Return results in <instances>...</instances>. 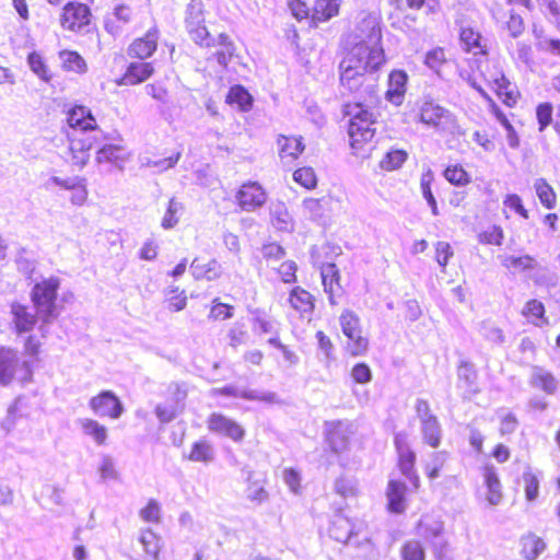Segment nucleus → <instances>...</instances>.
<instances>
[{
  "label": "nucleus",
  "instance_id": "f257e3e1",
  "mask_svg": "<svg viewBox=\"0 0 560 560\" xmlns=\"http://www.w3.org/2000/svg\"><path fill=\"white\" fill-rule=\"evenodd\" d=\"M386 57L381 36L374 43L359 42L347 49L339 63L340 85L349 93L373 92L377 72L385 65Z\"/></svg>",
  "mask_w": 560,
  "mask_h": 560
},
{
  "label": "nucleus",
  "instance_id": "bb28decb",
  "mask_svg": "<svg viewBox=\"0 0 560 560\" xmlns=\"http://www.w3.org/2000/svg\"><path fill=\"white\" fill-rule=\"evenodd\" d=\"M329 536L338 542H347L358 534L355 524L346 515L338 513L332 517L328 528Z\"/></svg>",
  "mask_w": 560,
  "mask_h": 560
},
{
  "label": "nucleus",
  "instance_id": "cd10ccee",
  "mask_svg": "<svg viewBox=\"0 0 560 560\" xmlns=\"http://www.w3.org/2000/svg\"><path fill=\"white\" fill-rule=\"evenodd\" d=\"M408 75L404 70H393L388 77V86L385 92L386 100L400 105L407 91Z\"/></svg>",
  "mask_w": 560,
  "mask_h": 560
},
{
  "label": "nucleus",
  "instance_id": "20e7f679",
  "mask_svg": "<svg viewBox=\"0 0 560 560\" xmlns=\"http://www.w3.org/2000/svg\"><path fill=\"white\" fill-rule=\"evenodd\" d=\"M60 284V279L52 276L37 281L31 289L30 299L42 324H49L59 316Z\"/></svg>",
  "mask_w": 560,
  "mask_h": 560
},
{
  "label": "nucleus",
  "instance_id": "58836bf2",
  "mask_svg": "<svg viewBox=\"0 0 560 560\" xmlns=\"http://www.w3.org/2000/svg\"><path fill=\"white\" fill-rule=\"evenodd\" d=\"M522 316L534 326L541 327L548 324L546 316V307L542 302L537 299L526 301L521 312Z\"/></svg>",
  "mask_w": 560,
  "mask_h": 560
},
{
  "label": "nucleus",
  "instance_id": "4c0bfd02",
  "mask_svg": "<svg viewBox=\"0 0 560 560\" xmlns=\"http://www.w3.org/2000/svg\"><path fill=\"white\" fill-rule=\"evenodd\" d=\"M529 384L548 395L555 394L558 387L555 375L540 366H534Z\"/></svg>",
  "mask_w": 560,
  "mask_h": 560
},
{
  "label": "nucleus",
  "instance_id": "69168bd1",
  "mask_svg": "<svg viewBox=\"0 0 560 560\" xmlns=\"http://www.w3.org/2000/svg\"><path fill=\"white\" fill-rule=\"evenodd\" d=\"M520 421L515 413L512 411L505 412L499 418V434L500 436H508L513 434L518 428Z\"/></svg>",
  "mask_w": 560,
  "mask_h": 560
},
{
  "label": "nucleus",
  "instance_id": "603ef678",
  "mask_svg": "<svg viewBox=\"0 0 560 560\" xmlns=\"http://www.w3.org/2000/svg\"><path fill=\"white\" fill-rule=\"evenodd\" d=\"M219 45L221 48L215 51L214 57L221 66L226 67L234 56L235 46L225 34L219 36Z\"/></svg>",
  "mask_w": 560,
  "mask_h": 560
},
{
  "label": "nucleus",
  "instance_id": "a18cd8bd",
  "mask_svg": "<svg viewBox=\"0 0 560 560\" xmlns=\"http://www.w3.org/2000/svg\"><path fill=\"white\" fill-rule=\"evenodd\" d=\"M114 19H108L105 23L107 32L114 34L118 31V23H129L135 16V10L129 4H118L114 10Z\"/></svg>",
  "mask_w": 560,
  "mask_h": 560
},
{
  "label": "nucleus",
  "instance_id": "7c9ffc66",
  "mask_svg": "<svg viewBox=\"0 0 560 560\" xmlns=\"http://www.w3.org/2000/svg\"><path fill=\"white\" fill-rule=\"evenodd\" d=\"M191 275L196 280H214L221 275L220 265L215 259L205 260L196 257L190 264Z\"/></svg>",
  "mask_w": 560,
  "mask_h": 560
},
{
  "label": "nucleus",
  "instance_id": "f8f14e48",
  "mask_svg": "<svg viewBox=\"0 0 560 560\" xmlns=\"http://www.w3.org/2000/svg\"><path fill=\"white\" fill-rule=\"evenodd\" d=\"M155 73L154 63L145 60L129 62L119 78L115 80L118 86H137L147 82Z\"/></svg>",
  "mask_w": 560,
  "mask_h": 560
},
{
  "label": "nucleus",
  "instance_id": "1a4fd4ad",
  "mask_svg": "<svg viewBox=\"0 0 560 560\" xmlns=\"http://www.w3.org/2000/svg\"><path fill=\"white\" fill-rule=\"evenodd\" d=\"M483 82L495 93L501 102L510 108L517 105L521 98V92L512 85L506 77L495 67H486L481 72Z\"/></svg>",
  "mask_w": 560,
  "mask_h": 560
},
{
  "label": "nucleus",
  "instance_id": "ddd939ff",
  "mask_svg": "<svg viewBox=\"0 0 560 560\" xmlns=\"http://www.w3.org/2000/svg\"><path fill=\"white\" fill-rule=\"evenodd\" d=\"M159 39L160 30L154 25L128 45L127 55L131 59L147 61L158 50Z\"/></svg>",
  "mask_w": 560,
  "mask_h": 560
},
{
  "label": "nucleus",
  "instance_id": "3c124183",
  "mask_svg": "<svg viewBox=\"0 0 560 560\" xmlns=\"http://www.w3.org/2000/svg\"><path fill=\"white\" fill-rule=\"evenodd\" d=\"M82 430L84 434L91 436L96 444L104 445L107 440V429L105 425L98 423L93 419H85L82 421Z\"/></svg>",
  "mask_w": 560,
  "mask_h": 560
},
{
  "label": "nucleus",
  "instance_id": "f704fd0d",
  "mask_svg": "<svg viewBox=\"0 0 560 560\" xmlns=\"http://www.w3.org/2000/svg\"><path fill=\"white\" fill-rule=\"evenodd\" d=\"M479 92L483 96V98L488 102L489 109L491 114L501 122V125L504 127V129L508 132L509 143L512 148H515L518 145V136L516 133L515 128L510 122L508 116L503 113V110L500 108V106L481 89H479Z\"/></svg>",
  "mask_w": 560,
  "mask_h": 560
},
{
  "label": "nucleus",
  "instance_id": "2eb2a0df",
  "mask_svg": "<svg viewBox=\"0 0 560 560\" xmlns=\"http://www.w3.org/2000/svg\"><path fill=\"white\" fill-rule=\"evenodd\" d=\"M94 141L90 136H72L65 160L71 166L83 167L90 160Z\"/></svg>",
  "mask_w": 560,
  "mask_h": 560
},
{
  "label": "nucleus",
  "instance_id": "de8ad7c7",
  "mask_svg": "<svg viewBox=\"0 0 560 560\" xmlns=\"http://www.w3.org/2000/svg\"><path fill=\"white\" fill-rule=\"evenodd\" d=\"M235 307L230 303L222 302L219 298L211 301L208 319L210 322H225L234 317Z\"/></svg>",
  "mask_w": 560,
  "mask_h": 560
},
{
  "label": "nucleus",
  "instance_id": "49530a36",
  "mask_svg": "<svg viewBox=\"0 0 560 560\" xmlns=\"http://www.w3.org/2000/svg\"><path fill=\"white\" fill-rule=\"evenodd\" d=\"M417 530L421 538L427 541H433L443 534V525L440 521L422 517L417 523Z\"/></svg>",
  "mask_w": 560,
  "mask_h": 560
},
{
  "label": "nucleus",
  "instance_id": "09e8293b",
  "mask_svg": "<svg viewBox=\"0 0 560 560\" xmlns=\"http://www.w3.org/2000/svg\"><path fill=\"white\" fill-rule=\"evenodd\" d=\"M397 3L402 2L404 9L411 12L423 11L424 14H436L441 10L440 0H395Z\"/></svg>",
  "mask_w": 560,
  "mask_h": 560
},
{
  "label": "nucleus",
  "instance_id": "dca6fc26",
  "mask_svg": "<svg viewBox=\"0 0 560 560\" xmlns=\"http://www.w3.org/2000/svg\"><path fill=\"white\" fill-rule=\"evenodd\" d=\"M66 121L73 130L86 132L98 129L96 117L91 108L81 104H74L66 112Z\"/></svg>",
  "mask_w": 560,
  "mask_h": 560
},
{
  "label": "nucleus",
  "instance_id": "393cba45",
  "mask_svg": "<svg viewBox=\"0 0 560 560\" xmlns=\"http://www.w3.org/2000/svg\"><path fill=\"white\" fill-rule=\"evenodd\" d=\"M459 42L466 52L481 56H486L488 54L487 42L476 27H462L459 31Z\"/></svg>",
  "mask_w": 560,
  "mask_h": 560
},
{
  "label": "nucleus",
  "instance_id": "423d86ee",
  "mask_svg": "<svg viewBox=\"0 0 560 560\" xmlns=\"http://www.w3.org/2000/svg\"><path fill=\"white\" fill-rule=\"evenodd\" d=\"M394 446L397 454L396 466L399 472L405 476L413 491L421 487V479L417 469V454L411 448L408 436L404 432L396 433Z\"/></svg>",
  "mask_w": 560,
  "mask_h": 560
},
{
  "label": "nucleus",
  "instance_id": "4468645a",
  "mask_svg": "<svg viewBox=\"0 0 560 560\" xmlns=\"http://www.w3.org/2000/svg\"><path fill=\"white\" fill-rule=\"evenodd\" d=\"M207 428L210 432L231 439L240 443L245 438V429L235 420L220 412H212L207 418Z\"/></svg>",
  "mask_w": 560,
  "mask_h": 560
},
{
  "label": "nucleus",
  "instance_id": "e433bc0d",
  "mask_svg": "<svg viewBox=\"0 0 560 560\" xmlns=\"http://www.w3.org/2000/svg\"><path fill=\"white\" fill-rule=\"evenodd\" d=\"M421 432L423 443L432 448H438L442 443V430L435 416L421 419Z\"/></svg>",
  "mask_w": 560,
  "mask_h": 560
},
{
  "label": "nucleus",
  "instance_id": "6e6d98bb",
  "mask_svg": "<svg viewBox=\"0 0 560 560\" xmlns=\"http://www.w3.org/2000/svg\"><path fill=\"white\" fill-rule=\"evenodd\" d=\"M523 489L527 501H534L539 493V480L535 472L526 470L522 475Z\"/></svg>",
  "mask_w": 560,
  "mask_h": 560
},
{
  "label": "nucleus",
  "instance_id": "a19ab883",
  "mask_svg": "<svg viewBox=\"0 0 560 560\" xmlns=\"http://www.w3.org/2000/svg\"><path fill=\"white\" fill-rule=\"evenodd\" d=\"M190 462L208 464L214 459V450L212 444L206 440L200 439L191 444L190 452L187 455Z\"/></svg>",
  "mask_w": 560,
  "mask_h": 560
},
{
  "label": "nucleus",
  "instance_id": "13d9d810",
  "mask_svg": "<svg viewBox=\"0 0 560 560\" xmlns=\"http://www.w3.org/2000/svg\"><path fill=\"white\" fill-rule=\"evenodd\" d=\"M542 14L560 31V0H538Z\"/></svg>",
  "mask_w": 560,
  "mask_h": 560
},
{
  "label": "nucleus",
  "instance_id": "0eeeda50",
  "mask_svg": "<svg viewBox=\"0 0 560 560\" xmlns=\"http://www.w3.org/2000/svg\"><path fill=\"white\" fill-rule=\"evenodd\" d=\"M481 483L476 488V497L487 506H497L504 499V487L498 469L492 464L480 468Z\"/></svg>",
  "mask_w": 560,
  "mask_h": 560
},
{
  "label": "nucleus",
  "instance_id": "9d476101",
  "mask_svg": "<svg viewBox=\"0 0 560 560\" xmlns=\"http://www.w3.org/2000/svg\"><path fill=\"white\" fill-rule=\"evenodd\" d=\"M418 119L427 127L440 131L446 130L447 128H455L457 124L456 117L448 109L433 101H425L421 104Z\"/></svg>",
  "mask_w": 560,
  "mask_h": 560
},
{
  "label": "nucleus",
  "instance_id": "4be33fe9",
  "mask_svg": "<svg viewBox=\"0 0 560 560\" xmlns=\"http://www.w3.org/2000/svg\"><path fill=\"white\" fill-rule=\"evenodd\" d=\"M501 266L509 272L530 275L539 269V262L535 256L524 255H503L500 257Z\"/></svg>",
  "mask_w": 560,
  "mask_h": 560
},
{
  "label": "nucleus",
  "instance_id": "a211bd4d",
  "mask_svg": "<svg viewBox=\"0 0 560 560\" xmlns=\"http://www.w3.org/2000/svg\"><path fill=\"white\" fill-rule=\"evenodd\" d=\"M91 409L101 417L117 419L124 407L118 397L110 390H103L90 400Z\"/></svg>",
  "mask_w": 560,
  "mask_h": 560
},
{
  "label": "nucleus",
  "instance_id": "864d4df0",
  "mask_svg": "<svg viewBox=\"0 0 560 560\" xmlns=\"http://www.w3.org/2000/svg\"><path fill=\"white\" fill-rule=\"evenodd\" d=\"M400 557L402 560H424L425 551L420 541L409 539L401 545Z\"/></svg>",
  "mask_w": 560,
  "mask_h": 560
},
{
  "label": "nucleus",
  "instance_id": "473e14b6",
  "mask_svg": "<svg viewBox=\"0 0 560 560\" xmlns=\"http://www.w3.org/2000/svg\"><path fill=\"white\" fill-rule=\"evenodd\" d=\"M545 549L546 542L535 533H527L520 539V552L526 560L537 559Z\"/></svg>",
  "mask_w": 560,
  "mask_h": 560
},
{
  "label": "nucleus",
  "instance_id": "c85d7f7f",
  "mask_svg": "<svg viewBox=\"0 0 560 560\" xmlns=\"http://www.w3.org/2000/svg\"><path fill=\"white\" fill-rule=\"evenodd\" d=\"M534 192L542 206L547 210H553L558 205V195L555 187L545 177H537L533 182Z\"/></svg>",
  "mask_w": 560,
  "mask_h": 560
},
{
  "label": "nucleus",
  "instance_id": "412c9836",
  "mask_svg": "<svg viewBox=\"0 0 560 560\" xmlns=\"http://www.w3.org/2000/svg\"><path fill=\"white\" fill-rule=\"evenodd\" d=\"M51 180L61 189L70 191V201L73 206L82 207L86 202L89 192L84 177H52Z\"/></svg>",
  "mask_w": 560,
  "mask_h": 560
},
{
  "label": "nucleus",
  "instance_id": "c756f323",
  "mask_svg": "<svg viewBox=\"0 0 560 560\" xmlns=\"http://www.w3.org/2000/svg\"><path fill=\"white\" fill-rule=\"evenodd\" d=\"M334 202L339 203L340 199L338 197L332 196L331 194L324 195L319 198H306L303 201L304 211L312 219H318L324 217L327 212L331 210V206Z\"/></svg>",
  "mask_w": 560,
  "mask_h": 560
},
{
  "label": "nucleus",
  "instance_id": "8fccbe9b",
  "mask_svg": "<svg viewBox=\"0 0 560 560\" xmlns=\"http://www.w3.org/2000/svg\"><path fill=\"white\" fill-rule=\"evenodd\" d=\"M293 180L305 188L306 190H314L317 187V175L313 167L301 166L293 172Z\"/></svg>",
  "mask_w": 560,
  "mask_h": 560
},
{
  "label": "nucleus",
  "instance_id": "0e129e2a",
  "mask_svg": "<svg viewBox=\"0 0 560 560\" xmlns=\"http://www.w3.org/2000/svg\"><path fill=\"white\" fill-rule=\"evenodd\" d=\"M446 457H448V452L447 451L434 452L432 454L433 464L432 465H427L424 467V471H425V475H427L428 479L434 480L438 477H440L441 470H442V468L444 466V462H445Z\"/></svg>",
  "mask_w": 560,
  "mask_h": 560
},
{
  "label": "nucleus",
  "instance_id": "052dcab7",
  "mask_svg": "<svg viewBox=\"0 0 560 560\" xmlns=\"http://www.w3.org/2000/svg\"><path fill=\"white\" fill-rule=\"evenodd\" d=\"M167 307L172 312L183 311L187 305V296L184 290L179 288H173L168 291V295L165 299Z\"/></svg>",
  "mask_w": 560,
  "mask_h": 560
},
{
  "label": "nucleus",
  "instance_id": "680f3d73",
  "mask_svg": "<svg viewBox=\"0 0 560 560\" xmlns=\"http://www.w3.org/2000/svg\"><path fill=\"white\" fill-rule=\"evenodd\" d=\"M433 180H434V175H433L432 171L428 170L425 173H423L421 175L420 188H421V192H422L424 199L427 200V202L430 205L433 212L435 213L438 203H436V200H435L432 189H431V185H432Z\"/></svg>",
  "mask_w": 560,
  "mask_h": 560
},
{
  "label": "nucleus",
  "instance_id": "5fc2aeb1",
  "mask_svg": "<svg viewBox=\"0 0 560 560\" xmlns=\"http://www.w3.org/2000/svg\"><path fill=\"white\" fill-rule=\"evenodd\" d=\"M228 345L231 348H238L246 343V340L248 338V332L244 325L242 324H234L232 325L228 330L225 335Z\"/></svg>",
  "mask_w": 560,
  "mask_h": 560
},
{
  "label": "nucleus",
  "instance_id": "9b49d317",
  "mask_svg": "<svg viewBox=\"0 0 560 560\" xmlns=\"http://www.w3.org/2000/svg\"><path fill=\"white\" fill-rule=\"evenodd\" d=\"M234 197L241 211L254 212L266 205L268 192L260 183L247 180L236 189Z\"/></svg>",
  "mask_w": 560,
  "mask_h": 560
},
{
  "label": "nucleus",
  "instance_id": "39448f33",
  "mask_svg": "<svg viewBox=\"0 0 560 560\" xmlns=\"http://www.w3.org/2000/svg\"><path fill=\"white\" fill-rule=\"evenodd\" d=\"M339 325L347 338L345 352L350 357L365 355L370 342L358 314L351 310H343L339 316Z\"/></svg>",
  "mask_w": 560,
  "mask_h": 560
},
{
  "label": "nucleus",
  "instance_id": "ea45409f",
  "mask_svg": "<svg viewBox=\"0 0 560 560\" xmlns=\"http://www.w3.org/2000/svg\"><path fill=\"white\" fill-rule=\"evenodd\" d=\"M408 158L409 153L406 150L392 148L380 160L378 166L385 172L398 171L404 166Z\"/></svg>",
  "mask_w": 560,
  "mask_h": 560
},
{
  "label": "nucleus",
  "instance_id": "c9c22d12",
  "mask_svg": "<svg viewBox=\"0 0 560 560\" xmlns=\"http://www.w3.org/2000/svg\"><path fill=\"white\" fill-rule=\"evenodd\" d=\"M58 57L63 71L73 72L75 74H84L88 72V62L77 50L62 49L58 52Z\"/></svg>",
  "mask_w": 560,
  "mask_h": 560
},
{
  "label": "nucleus",
  "instance_id": "a878e982",
  "mask_svg": "<svg viewBox=\"0 0 560 560\" xmlns=\"http://www.w3.org/2000/svg\"><path fill=\"white\" fill-rule=\"evenodd\" d=\"M407 486L398 479H390L386 488L387 511L401 514L406 510Z\"/></svg>",
  "mask_w": 560,
  "mask_h": 560
},
{
  "label": "nucleus",
  "instance_id": "c03bdc74",
  "mask_svg": "<svg viewBox=\"0 0 560 560\" xmlns=\"http://www.w3.org/2000/svg\"><path fill=\"white\" fill-rule=\"evenodd\" d=\"M474 140L485 150H493L501 144L502 137L495 127L487 125L474 133Z\"/></svg>",
  "mask_w": 560,
  "mask_h": 560
},
{
  "label": "nucleus",
  "instance_id": "4d7b16f0",
  "mask_svg": "<svg viewBox=\"0 0 560 560\" xmlns=\"http://www.w3.org/2000/svg\"><path fill=\"white\" fill-rule=\"evenodd\" d=\"M536 119L538 122V129L539 131H544L547 127H549L551 124L553 125V106L549 102H542L539 103L536 106Z\"/></svg>",
  "mask_w": 560,
  "mask_h": 560
},
{
  "label": "nucleus",
  "instance_id": "774afa93",
  "mask_svg": "<svg viewBox=\"0 0 560 560\" xmlns=\"http://www.w3.org/2000/svg\"><path fill=\"white\" fill-rule=\"evenodd\" d=\"M270 218L271 222L279 228H285L289 223H291L290 213L282 202H278L271 206Z\"/></svg>",
  "mask_w": 560,
  "mask_h": 560
},
{
  "label": "nucleus",
  "instance_id": "37998d69",
  "mask_svg": "<svg viewBox=\"0 0 560 560\" xmlns=\"http://www.w3.org/2000/svg\"><path fill=\"white\" fill-rule=\"evenodd\" d=\"M27 63L30 69L44 82L49 83L52 78V71L50 70L45 57L38 51H32L27 55Z\"/></svg>",
  "mask_w": 560,
  "mask_h": 560
},
{
  "label": "nucleus",
  "instance_id": "6e6552de",
  "mask_svg": "<svg viewBox=\"0 0 560 560\" xmlns=\"http://www.w3.org/2000/svg\"><path fill=\"white\" fill-rule=\"evenodd\" d=\"M93 20L91 8L80 1H68L59 12V25L62 31L69 33H80L88 28Z\"/></svg>",
  "mask_w": 560,
  "mask_h": 560
},
{
  "label": "nucleus",
  "instance_id": "7ed1b4c3",
  "mask_svg": "<svg viewBox=\"0 0 560 560\" xmlns=\"http://www.w3.org/2000/svg\"><path fill=\"white\" fill-rule=\"evenodd\" d=\"M342 0H287V8L291 16L299 23L305 22L308 28H317L338 18L341 12Z\"/></svg>",
  "mask_w": 560,
  "mask_h": 560
},
{
  "label": "nucleus",
  "instance_id": "338daca9",
  "mask_svg": "<svg viewBox=\"0 0 560 560\" xmlns=\"http://www.w3.org/2000/svg\"><path fill=\"white\" fill-rule=\"evenodd\" d=\"M140 517L145 523L158 524L161 520V508L158 501L151 499L139 511Z\"/></svg>",
  "mask_w": 560,
  "mask_h": 560
},
{
  "label": "nucleus",
  "instance_id": "5701e85b",
  "mask_svg": "<svg viewBox=\"0 0 560 560\" xmlns=\"http://www.w3.org/2000/svg\"><path fill=\"white\" fill-rule=\"evenodd\" d=\"M476 238L481 245L501 247L505 232L500 223L486 220L478 223Z\"/></svg>",
  "mask_w": 560,
  "mask_h": 560
},
{
  "label": "nucleus",
  "instance_id": "b1692460",
  "mask_svg": "<svg viewBox=\"0 0 560 560\" xmlns=\"http://www.w3.org/2000/svg\"><path fill=\"white\" fill-rule=\"evenodd\" d=\"M320 277L324 291L328 294L330 304H337V299L342 294L340 272L335 264H325L320 267Z\"/></svg>",
  "mask_w": 560,
  "mask_h": 560
},
{
  "label": "nucleus",
  "instance_id": "bf43d9fd",
  "mask_svg": "<svg viewBox=\"0 0 560 560\" xmlns=\"http://www.w3.org/2000/svg\"><path fill=\"white\" fill-rule=\"evenodd\" d=\"M503 206L520 215L522 219H529V211L525 208L523 199L517 194H508L503 198Z\"/></svg>",
  "mask_w": 560,
  "mask_h": 560
},
{
  "label": "nucleus",
  "instance_id": "aec40b11",
  "mask_svg": "<svg viewBox=\"0 0 560 560\" xmlns=\"http://www.w3.org/2000/svg\"><path fill=\"white\" fill-rule=\"evenodd\" d=\"M12 324L15 334L31 332L39 320L37 312L32 313L28 307L19 302L11 304Z\"/></svg>",
  "mask_w": 560,
  "mask_h": 560
},
{
  "label": "nucleus",
  "instance_id": "79ce46f5",
  "mask_svg": "<svg viewBox=\"0 0 560 560\" xmlns=\"http://www.w3.org/2000/svg\"><path fill=\"white\" fill-rule=\"evenodd\" d=\"M443 176L451 185L456 187H465L471 183V175L460 163L446 165L443 170Z\"/></svg>",
  "mask_w": 560,
  "mask_h": 560
},
{
  "label": "nucleus",
  "instance_id": "6ab92c4d",
  "mask_svg": "<svg viewBox=\"0 0 560 560\" xmlns=\"http://www.w3.org/2000/svg\"><path fill=\"white\" fill-rule=\"evenodd\" d=\"M276 142L279 158L283 162H295L305 150L302 136L279 135Z\"/></svg>",
  "mask_w": 560,
  "mask_h": 560
},
{
  "label": "nucleus",
  "instance_id": "f3484780",
  "mask_svg": "<svg viewBox=\"0 0 560 560\" xmlns=\"http://www.w3.org/2000/svg\"><path fill=\"white\" fill-rule=\"evenodd\" d=\"M288 304L300 318H311L316 307V298L306 289L295 285L289 291Z\"/></svg>",
  "mask_w": 560,
  "mask_h": 560
},
{
  "label": "nucleus",
  "instance_id": "f03ea898",
  "mask_svg": "<svg viewBox=\"0 0 560 560\" xmlns=\"http://www.w3.org/2000/svg\"><path fill=\"white\" fill-rule=\"evenodd\" d=\"M341 113L348 118L347 132L352 153L366 158L374 148L376 135V117L362 102L347 101L341 106Z\"/></svg>",
  "mask_w": 560,
  "mask_h": 560
},
{
  "label": "nucleus",
  "instance_id": "72a5a7b5",
  "mask_svg": "<svg viewBox=\"0 0 560 560\" xmlns=\"http://www.w3.org/2000/svg\"><path fill=\"white\" fill-rule=\"evenodd\" d=\"M225 103L235 106L241 112H249L253 108L254 98L243 85L234 84L225 95Z\"/></svg>",
  "mask_w": 560,
  "mask_h": 560
},
{
  "label": "nucleus",
  "instance_id": "e2e57ef3",
  "mask_svg": "<svg viewBox=\"0 0 560 560\" xmlns=\"http://www.w3.org/2000/svg\"><path fill=\"white\" fill-rule=\"evenodd\" d=\"M189 35L192 38V40L200 46H205V47L214 46V39L211 38L206 26L200 23H195V24L191 23V26L189 28Z\"/></svg>",
  "mask_w": 560,
  "mask_h": 560
},
{
  "label": "nucleus",
  "instance_id": "2f4dec72",
  "mask_svg": "<svg viewBox=\"0 0 560 560\" xmlns=\"http://www.w3.org/2000/svg\"><path fill=\"white\" fill-rule=\"evenodd\" d=\"M19 362L13 351L0 348V384L8 386L15 380Z\"/></svg>",
  "mask_w": 560,
  "mask_h": 560
}]
</instances>
